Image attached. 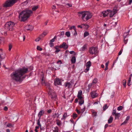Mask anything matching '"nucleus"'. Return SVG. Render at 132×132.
I'll list each match as a JSON object with an SVG mask.
<instances>
[{
	"label": "nucleus",
	"mask_w": 132,
	"mask_h": 132,
	"mask_svg": "<svg viewBox=\"0 0 132 132\" xmlns=\"http://www.w3.org/2000/svg\"><path fill=\"white\" fill-rule=\"evenodd\" d=\"M4 110L5 111H7L8 110V108L7 106H5L4 108Z\"/></svg>",
	"instance_id": "obj_59"
},
{
	"label": "nucleus",
	"mask_w": 132,
	"mask_h": 132,
	"mask_svg": "<svg viewBox=\"0 0 132 132\" xmlns=\"http://www.w3.org/2000/svg\"><path fill=\"white\" fill-rule=\"evenodd\" d=\"M33 28V26L30 25H27L25 27V29H27L28 30H32Z\"/></svg>",
	"instance_id": "obj_14"
},
{
	"label": "nucleus",
	"mask_w": 132,
	"mask_h": 132,
	"mask_svg": "<svg viewBox=\"0 0 132 132\" xmlns=\"http://www.w3.org/2000/svg\"><path fill=\"white\" fill-rule=\"evenodd\" d=\"M85 108H84L81 109V111H80L81 113H82L85 111Z\"/></svg>",
	"instance_id": "obj_52"
},
{
	"label": "nucleus",
	"mask_w": 132,
	"mask_h": 132,
	"mask_svg": "<svg viewBox=\"0 0 132 132\" xmlns=\"http://www.w3.org/2000/svg\"><path fill=\"white\" fill-rule=\"evenodd\" d=\"M70 53L71 54H73L74 55H75L76 54V53H75L73 51H71L70 52Z\"/></svg>",
	"instance_id": "obj_49"
},
{
	"label": "nucleus",
	"mask_w": 132,
	"mask_h": 132,
	"mask_svg": "<svg viewBox=\"0 0 132 132\" xmlns=\"http://www.w3.org/2000/svg\"><path fill=\"white\" fill-rule=\"evenodd\" d=\"M77 117V115L76 113L73 114V118L74 119H75Z\"/></svg>",
	"instance_id": "obj_45"
},
{
	"label": "nucleus",
	"mask_w": 132,
	"mask_h": 132,
	"mask_svg": "<svg viewBox=\"0 0 132 132\" xmlns=\"http://www.w3.org/2000/svg\"><path fill=\"white\" fill-rule=\"evenodd\" d=\"M126 80H123L122 81V84L124 87H126Z\"/></svg>",
	"instance_id": "obj_31"
},
{
	"label": "nucleus",
	"mask_w": 132,
	"mask_h": 132,
	"mask_svg": "<svg viewBox=\"0 0 132 132\" xmlns=\"http://www.w3.org/2000/svg\"><path fill=\"white\" fill-rule=\"evenodd\" d=\"M90 94L91 95L92 97L93 98L97 97V93L95 92H91Z\"/></svg>",
	"instance_id": "obj_18"
},
{
	"label": "nucleus",
	"mask_w": 132,
	"mask_h": 132,
	"mask_svg": "<svg viewBox=\"0 0 132 132\" xmlns=\"http://www.w3.org/2000/svg\"><path fill=\"white\" fill-rule=\"evenodd\" d=\"M127 122V120H125L123 122L121 123V125H125L126 124Z\"/></svg>",
	"instance_id": "obj_50"
},
{
	"label": "nucleus",
	"mask_w": 132,
	"mask_h": 132,
	"mask_svg": "<svg viewBox=\"0 0 132 132\" xmlns=\"http://www.w3.org/2000/svg\"><path fill=\"white\" fill-rule=\"evenodd\" d=\"M117 6H115L114 8V9L113 10L112 13L115 14L117 13L118 10H117Z\"/></svg>",
	"instance_id": "obj_21"
},
{
	"label": "nucleus",
	"mask_w": 132,
	"mask_h": 132,
	"mask_svg": "<svg viewBox=\"0 0 132 132\" xmlns=\"http://www.w3.org/2000/svg\"><path fill=\"white\" fill-rule=\"evenodd\" d=\"M91 65V63L90 61L87 62L86 65V69L84 70V72H87L89 71V67Z\"/></svg>",
	"instance_id": "obj_11"
},
{
	"label": "nucleus",
	"mask_w": 132,
	"mask_h": 132,
	"mask_svg": "<svg viewBox=\"0 0 132 132\" xmlns=\"http://www.w3.org/2000/svg\"><path fill=\"white\" fill-rule=\"evenodd\" d=\"M68 46L66 44V43L63 42L62 44L60 46V48H64L65 49H66L68 48Z\"/></svg>",
	"instance_id": "obj_15"
},
{
	"label": "nucleus",
	"mask_w": 132,
	"mask_h": 132,
	"mask_svg": "<svg viewBox=\"0 0 132 132\" xmlns=\"http://www.w3.org/2000/svg\"><path fill=\"white\" fill-rule=\"evenodd\" d=\"M45 36H44V35H43V34L40 35L39 37L41 38V39L42 38H43Z\"/></svg>",
	"instance_id": "obj_58"
},
{
	"label": "nucleus",
	"mask_w": 132,
	"mask_h": 132,
	"mask_svg": "<svg viewBox=\"0 0 132 132\" xmlns=\"http://www.w3.org/2000/svg\"><path fill=\"white\" fill-rule=\"evenodd\" d=\"M109 63V61H108L105 64V67H108Z\"/></svg>",
	"instance_id": "obj_63"
},
{
	"label": "nucleus",
	"mask_w": 132,
	"mask_h": 132,
	"mask_svg": "<svg viewBox=\"0 0 132 132\" xmlns=\"http://www.w3.org/2000/svg\"><path fill=\"white\" fill-rule=\"evenodd\" d=\"M15 24L14 22L10 21L7 22L5 24V28L7 30L12 31L13 29Z\"/></svg>",
	"instance_id": "obj_4"
},
{
	"label": "nucleus",
	"mask_w": 132,
	"mask_h": 132,
	"mask_svg": "<svg viewBox=\"0 0 132 132\" xmlns=\"http://www.w3.org/2000/svg\"><path fill=\"white\" fill-rule=\"evenodd\" d=\"M41 77L42 78V85L44 86H47L48 88L50 90L51 89L50 88V85L45 81V80L44 78L43 74L41 75Z\"/></svg>",
	"instance_id": "obj_9"
},
{
	"label": "nucleus",
	"mask_w": 132,
	"mask_h": 132,
	"mask_svg": "<svg viewBox=\"0 0 132 132\" xmlns=\"http://www.w3.org/2000/svg\"><path fill=\"white\" fill-rule=\"evenodd\" d=\"M53 132H58V128L56 127L54 128V129L53 130Z\"/></svg>",
	"instance_id": "obj_39"
},
{
	"label": "nucleus",
	"mask_w": 132,
	"mask_h": 132,
	"mask_svg": "<svg viewBox=\"0 0 132 132\" xmlns=\"http://www.w3.org/2000/svg\"><path fill=\"white\" fill-rule=\"evenodd\" d=\"M40 119L39 118V119L37 121V125L40 127V128H41V125L40 122Z\"/></svg>",
	"instance_id": "obj_30"
},
{
	"label": "nucleus",
	"mask_w": 132,
	"mask_h": 132,
	"mask_svg": "<svg viewBox=\"0 0 132 132\" xmlns=\"http://www.w3.org/2000/svg\"><path fill=\"white\" fill-rule=\"evenodd\" d=\"M109 11L110 12H111V13L109 15L110 17H112L114 14H114V13H112V11L111 10H109Z\"/></svg>",
	"instance_id": "obj_37"
},
{
	"label": "nucleus",
	"mask_w": 132,
	"mask_h": 132,
	"mask_svg": "<svg viewBox=\"0 0 132 132\" xmlns=\"http://www.w3.org/2000/svg\"><path fill=\"white\" fill-rule=\"evenodd\" d=\"M74 31H75V32L74 33L73 35L75 36H77V31H76V29L75 30H74Z\"/></svg>",
	"instance_id": "obj_56"
},
{
	"label": "nucleus",
	"mask_w": 132,
	"mask_h": 132,
	"mask_svg": "<svg viewBox=\"0 0 132 132\" xmlns=\"http://www.w3.org/2000/svg\"><path fill=\"white\" fill-rule=\"evenodd\" d=\"M113 119V117L111 116L108 120V122L109 123H110L112 122Z\"/></svg>",
	"instance_id": "obj_25"
},
{
	"label": "nucleus",
	"mask_w": 132,
	"mask_h": 132,
	"mask_svg": "<svg viewBox=\"0 0 132 132\" xmlns=\"http://www.w3.org/2000/svg\"><path fill=\"white\" fill-rule=\"evenodd\" d=\"M123 108V107L121 106H120L118 107L117 108V110L118 111H120Z\"/></svg>",
	"instance_id": "obj_46"
},
{
	"label": "nucleus",
	"mask_w": 132,
	"mask_h": 132,
	"mask_svg": "<svg viewBox=\"0 0 132 132\" xmlns=\"http://www.w3.org/2000/svg\"><path fill=\"white\" fill-rule=\"evenodd\" d=\"M122 49H121V50H120V52H119V53H118L119 55H120L122 53Z\"/></svg>",
	"instance_id": "obj_57"
},
{
	"label": "nucleus",
	"mask_w": 132,
	"mask_h": 132,
	"mask_svg": "<svg viewBox=\"0 0 132 132\" xmlns=\"http://www.w3.org/2000/svg\"><path fill=\"white\" fill-rule=\"evenodd\" d=\"M112 114L113 116H115V119H118L121 115V114L120 113H116V110H113V112H112Z\"/></svg>",
	"instance_id": "obj_10"
},
{
	"label": "nucleus",
	"mask_w": 132,
	"mask_h": 132,
	"mask_svg": "<svg viewBox=\"0 0 132 132\" xmlns=\"http://www.w3.org/2000/svg\"><path fill=\"white\" fill-rule=\"evenodd\" d=\"M56 36H55L54 38L53 39H52L51 40H50V42L53 43L55 41V39L56 38Z\"/></svg>",
	"instance_id": "obj_47"
},
{
	"label": "nucleus",
	"mask_w": 132,
	"mask_h": 132,
	"mask_svg": "<svg viewBox=\"0 0 132 132\" xmlns=\"http://www.w3.org/2000/svg\"><path fill=\"white\" fill-rule=\"evenodd\" d=\"M132 2V0H129V2L128 3V4L129 5H130L131 3Z\"/></svg>",
	"instance_id": "obj_64"
},
{
	"label": "nucleus",
	"mask_w": 132,
	"mask_h": 132,
	"mask_svg": "<svg viewBox=\"0 0 132 132\" xmlns=\"http://www.w3.org/2000/svg\"><path fill=\"white\" fill-rule=\"evenodd\" d=\"M92 83H91V84H89L88 85V87L89 88H90L91 87V86H92Z\"/></svg>",
	"instance_id": "obj_60"
},
{
	"label": "nucleus",
	"mask_w": 132,
	"mask_h": 132,
	"mask_svg": "<svg viewBox=\"0 0 132 132\" xmlns=\"http://www.w3.org/2000/svg\"><path fill=\"white\" fill-rule=\"evenodd\" d=\"M7 127H10V126H12V124H10V123H9V124H8L7 125Z\"/></svg>",
	"instance_id": "obj_62"
},
{
	"label": "nucleus",
	"mask_w": 132,
	"mask_h": 132,
	"mask_svg": "<svg viewBox=\"0 0 132 132\" xmlns=\"http://www.w3.org/2000/svg\"><path fill=\"white\" fill-rule=\"evenodd\" d=\"M37 50H38L41 51L42 50V48H41L39 46H37Z\"/></svg>",
	"instance_id": "obj_44"
},
{
	"label": "nucleus",
	"mask_w": 132,
	"mask_h": 132,
	"mask_svg": "<svg viewBox=\"0 0 132 132\" xmlns=\"http://www.w3.org/2000/svg\"><path fill=\"white\" fill-rule=\"evenodd\" d=\"M103 15L104 17H105L108 16L109 14V12L108 11L103 12H102Z\"/></svg>",
	"instance_id": "obj_19"
},
{
	"label": "nucleus",
	"mask_w": 132,
	"mask_h": 132,
	"mask_svg": "<svg viewBox=\"0 0 132 132\" xmlns=\"http://www.w3.org/2000/svg\"><path fill=\"white\" fill-rule=\"evenodd\" d=\"M19 0H9L6 1L3 4L5 7H9L12 6L15 3Z\"/></svg>",
	"instance_id": "obj_7"
},
{
	"label": "nucleus",
	"mask_w": 132,
	"mask_h": 132,
	"mask_svg": "<svg viewBox=\"0 0 132 132\" xmlns=\"http://www.w3.org/2000/svg\"><path fill=\"white\" fill-rule=\"evenodd\" d=\"M87 45L86 44H85L81 48V50L82 51L85 50L87 48Z\"/></svg>",
	"instance_id": "obj_26"
},
{
	"label": "nucleus",
	"mask_w": 132,
	"mask_h": 132,
	"mask_svg": "<svg viewBox=\"0 0 132 132\" xmlns=\"http://www.w3.org/2000/svg\"><path fill=\"white\" fill-rule=\"evenodd\" d=\"M59 114L58 113H54L52 116V117L53 118H59Z\"/></svg>",
	"instance_id": "obj_20"
},
{
	"label": "nucleus",
	"mask_w": 132,
	"mask_h": 132,
	"mask_svg": "<svg viewBox=\"0 0 132 132\" xmlns=\"http://www.w3.org/2000/svg\"><path fill=\"white\" fill-rule=\"evenodd\" d=\"M82 94V91L81 90H80L79 91L77 95V97L79 99H81V98H82V97L81 96Z\"/></svg>",
	"instance_id": "obj_17"
},
{
	"label": "nucleus",
	"mask_w": 132,
	"mask_h": 132,
	"mask_svg": "<svg viewBox=\"0 0 132 132\" xmlns=\"http://www.w3.org/2000/svg\"><path fill=\"white\" fill-rule=\"evenodd\" d=\"M128 35V33L126 32L124 33L123 34V38H127Z\"/></svg>",
	"instance_id": "obj_42"
},
{
	"label": "nucleus",
	"mask_w": 132,
	"mask_h": 132,
	"mask_svg": "<svg viewBox=\"0 0 132 132\" xmlns=\"http://www.w3.org/2000/svg\"><path fill=\"white\" fill-rule=\"evenodd\" d=\"M19 0H9L6 1L3 4L5 7H9L12 6L15 3Z\"/></svg>",
	"instance_id": "obj_5"
},
{
	"label": "nucleus",
	"mask_w": 132,
	"mask_h": 132,
	"mask_svg": "<svg viewBox=\"0 0 132 132\" xmlns=\"http://www.w3.org/2000/svg\"><path fill=\"white\" fill-rule=\"evenodd\" d=\"M71 61L72 63H75L76 61V58L75 56H73L71 60Z\"/></svg>",
	"instance_id": "obj_23"
},
{
	"label": "nucleus",
	"mask_w": 132,
	"mask_h": 132,
	"mask_svg": "<svg viewBox=\"0 0 132 132\" xmlns=\"http://www.w3.org/2000/svg\"><path fill=\"white\" fill-rule=\"evenodd\" d=\"M89 34L88 32L86 31L84 33V37H86L89 35Z\"/></svg>",
	"instance_id": "obj_36"
},
{
	"label": "nucleus",
	"mask_w": 132,
	"mask_h": 132,
	"mask_svg": "<svg viewBox=\"0 0 132 132\" xmlns=\"http://www.w3.org/2000/svg\"><path fill=\"white\" fill-rule=\"evenodd\" d=\"M76 111L77 112V113L78 114H80V113H81V111H79V110H78L77 109H76Z\"/></svg>",
	"instance_id": "obj_54"
},
{
	"label": "nucleus",
	"mask_w": 132,
	"mask_h": 132,
	"mask_svg": "<svg viewBox=\"0 0 132 132\" xmlns=\"http://www.w3.org/2000/svg\"><path fill=\"white\" fill-rule=\"evenodd\" d=\"M55 48L56 50L55 51V52H58L60 51V50L58 49L56 47Z\"/></svg>",
	"instance_id": "obj_55"
},
{
	"label": "nucleus",
	"mask_w": 132,
	"mask_h": 132,
	"mask_svg": "<svg viewBox=\"0 0 132 132\" xmlns=\"http://www.w3.org/2000/svg\"><path fill=\"white\" fill-rule=\"evenodd\" d=\"M19 0H9L6 1L3 4L5 7H9L12 6L15 3Z\"/></svg>",
	"instance_id": "obj_6"
},
{
	"label": "nucleus",
	"mask_w": 132,
	"mask_h": 132,
	"mask_svg": "<svg viewBox=\"0 0 132 132\" xmlns=\"http://www.w3.org/2000/svg\"><path fill=\"white\" fill-rule=\"evenodd\" d=\"M50 45L51 47H52L54 45L53 43L50 42Z\"/></svg>",
	"instance_id": "obj_51"
},
{
	"label": "nucleus",
	"mask_w": 132,
	"mask_h": 132,
	"mask_svg": "<svg viewBox=\"0 0 132 132\" xmlns=\"http://www.w3.org/2000/svg\"><path fill=\"white\" fill-rule=\"evenodd\" d=\"M78 15L81 16V19L84 21H86L91 18L92 15L89 11H84L78 12Z\"/></svg>",
	"instance_id": "obj_3"
},
{
	"label": "nucleus",
	"mask_w": 132,
	"mask_h": 132,
	"mask_svg": "<svg viewBox=\"0 0 132 132\" xmlns=\"http://www.w3.org/2000/svg\"><path fill=\"white\" fill-rule=\"evenodd\" d=\"M128 40V39L127 38H124V43L125 44L127 43Z\"/></svg>",
	"instance_id": "obj_34"
},
{
	"label": "nucleus",
	"mask_w": 132,
	"mask_h": 132,
	"mask_svg": "<svg viewBox=\"0 0 132 132\" xmlns=\"http://www.w3.org/2000/svg\"><path fill=\"white\" fill-rule=\"evenodd\" d=\"M41 39V38L39 37L35 40L36 42H38Z\"/></svg>",
	"instance_id": "obj_48"
},
{
	"label": "nucleus",
	"mask_w": 132,
	"mask_h": 132,
	"mask_svg": "<svg viewBox=\"0 0 132 132\" xmlns=\"http://www.w3.org/2000/svg\"><path fill=\"white\" fill-rule=\"evenodd\" d=\"M9 50L10 51L12 48V45L11 44H10L9 46Z\"/></svg>",
	"instance_id": "obj_43"
},
{
	"label": "nucleus",
	"mask_w": 132,
	"mask_h": 132,
	"mask_svg": "<svg viewBox=\"0 0 132 132\" xmlns=\"http://www.w3.org/2000/svg\"><path fill=\"white\" fill-rule=\"evenodd\" d=\"M52 110L51 109H49L47 111V112L48 113H50L51 112Z\"/></svg>",
	"instance_id": "obj_61"
},
{
	"label": "nucleus",
	"mask_w": 132,
	"mask_h": 132,
	"mask_svg": "<svg viewBox=\"0 0 132 132\" xmlns=\"http://www.w3.org/2000/svg\"><path fill=\"white\" fill-rule=\"evenodd\" d=\"M51 95L52 96L51 98L55 100L56 98V94L55 93H53L51 94Z\"/></svg>",
	"instance_id": "obj_24"
},
{
	"label": "nucleus",
	"mask_w": 132,
	"mask_h": 132,
	"mask_svg": "<svg viewBox=\"0 0 132 132\" xmlns=\"http://www.w3.org/2000/svg\"><path fill=\"white\" fill-rule=\"evenodd\" d=\"M28 72V68L23 67L13 72L11 74V76L13 80L17 81H20L22 80L23 75Z\"/></svg>",
	"instance_id": "obj_1"
},
{
	"label": "nucleus",
	"mask_w": 132,
	"mask_h": 132,
	"mask_svg": "<svg viewBox=\"0 0 132 132\" xmlns=\"http://www.w3.org/2000/svg\"><path fill=\"white\" fill-rule=\"evenodd\" d=\"M64 32L63 31L62 32H61L60 35V36H63L64 35Z\"/></svg>",
	"instance_id": "obj_53"
},
{
	"label": "nucleus",
	"mask_w": 132,
	"mask_h": 132,
	"mask_svg": "<svg viewBox=\"0 0 132 132\" xmlns=\"http://www.w3.org/2000/svg\"><path fill=\"white\" fill-rule=\"evenodd\" d=\"M108 107L107 106V104L105 105L103 107V110L105 111L108 108Z\"/></svg>",
	"instance_id": "obj_35"
},
{
	"label": "nucleus",
	"mask_w": 132,
	"mask_h": 132,
	"mask_svg": "<svg viewBox=\"0 0 132 132\" xmlns=\"http://www.w3.org/2000/svg\"><path fill=\"white\" fill-rule=\"evenodd\" d=\"M32 14V12L30 10H26L21 12L19 13V18L21 21L26 20Z\"/></svg>",
	"instance_id": "obj_2"
},
{
	"label": "nucleus",
	"mask_w": 132,
	"mask_h": 132,
	"mask_svg": "<svg viewBox=\"0 0 132 132\" xmlns=\"http://www.w3.org/2000/svg\"><path fill=\"white\" fill-rule=\"evenodd\" d=\"M97 79L96 78H95L93 80V82H92V84H96L97 83Z\"/></svg>",
	"instance_id": "obj_33"
},
{
	"label": "nucleus",
	"mask_w": 132,
	"mask_h": 132,
	"mask_svg": "<svg viewBox=\"0 0 132 132\" xmlns=\"http://www.w3.org/2000/svg\"><path fill=\"white\" fill-rule=\"evenodd\" d=\"M89 51L90 53L92 55L96 54L98 52L97 48L96 47H92L89 48Z\"/></svg>",
	"instance_id": "obj_8"
},
{
	"label": "nucleus",
	"mask_w": 132,
	"mask_h": 132,
	"mask_svg": "<svg viewBox=\"0 0 132 132\" xmlns=\"http://www.w3.org/2000/svg\"><path fill=\"white\" fill-rule=\"evenodd\" d=\"M45 111L43 110H42L40 111L38 113V116L39 118L40 119L41 117L42 116H43L44 114Z\"/></svg>",
	"instance_id": "obj_16"
},
{
	"label": "nucleus",
	"mask_w": 132,
	"mask_h": 132,
	"mask_svg": "<svg viewBox=\"0 0 132 132\" xmlns=\"http://www.w3.org/2000/svg\"><path fill=\"white\" fill-rule=\"evenodd\" d=\"M71 30L72 29H73L74 30H76V28L75 27V26H72L71 27L69 28Z\"/></svg>",
	"instance_id": "obj_40"
},
{
	"label": "nucleus",
	"mask_w": 132,
	"mask_h": 132,
	"mask_svg": "<svg viewBox=\"0 0 132 132\" xmlns=\"http://www.w3.org/2000/svg\"><path fill=\"white\" fill-rule=\"evenodd\" d=\"M65 35L68 37H69L70 36V34L69 31L65 33Z\"/></svg>",
	"instance_id": "obj_41"
},
{
	"label": "nucleus",
	"mask_w": 132,
	"mask_h": 132,
	"mask_svg": "<svg viewBox=\"0 0 132 132\" xmlns=\"http://www.w3.org/2000/svg\"><path fill=\"white\" fill-rule=\"evenodd\" d=\"M67 113H64L63 115V118H62L61 119L62 120L64 119L65 120L66 118L67 117Z\"/></svg>",
	"instance_id": "obj_29"
},
{
	"label": "nucleus",
	"mask_w": 132,
	"mask_h": 132,
	"mask_svg": "<svg viewBox=\"0 0 132 132\" xmlns=\"http://www.w3.org/2000/svg\"><path fill=\"white\" fill-rule=\"evenodd\" d=\"M91 112L92 113L93 116L94 117H96L97 115V112L93 110H91Z\"/></svg>",
	"instance_id": "obj_22"
},
{
	"label": "nucleus",
	"mask_w": 132,
	"mask_h": 132,
	"mask_svg": "<svg viewBox=\"0 0 132 132\" xmlns=\"http://www.w3.org/2000/svg\"><path fill=\"white\" fill-rule=\"evenodd\" d=\"M38 8V6H34L32 7V10L33 11H36Z\"/></svg>",
	"instance_id": "obj_32"
},
{
	"label": "nucleus",
	"mask_w": 132,
	"mask_h": 132,
	"mask_svg": "<svg viewBox=\"0 0 132 132\" xmlns=\"http://www.w3.org/2000/svg\"><path fill=\"white\" fill-rule=\"evenodd\" d=\"M54 84L55 86L57 85H61V82L60 79L59 78H56L54 80Z\"/></svg>",
	"instance_id": "obj_13"
},
{
	"label": "nucleus",
	"mask_w": 132,
	"mask_h": 132,
	"mask_svg": "<svg viewBox=\"0 0 132 132\" xmlns=\"http://www.w3.org/2000/svg\"><path fill=\"white\" fill-rule=\"evenodd\" d=\"M56 124L58 126H60L61 124V121L58 119H57L56 120Z\"/></svg>",
	"instance_id": "obj_27"
},
{
	"label": "nucleus",
	"mask_w": 132,
	"mask_h": 132,
	"mask_svg": "<svg viewBox=\"0 0 132 132\" xmlns=\"http://www.w3.org/2000/svg\"><path fill=\"white\" fill-rule=\"evenodd\" d=\"M72 84H73L71 81L70 82H65L64 84L65 87L69 89L71 87Z\"/></svg>",
	"instance_id": "obj_12"
},
{
	"label": "nucleus",
	"mask_w": 132,
	"mask_h": 132,
	"mask_svg": "<svg viewBox=\"0 0 132 132\" xmlns=\"http://www.w3.org/2000/svg\"><path fill=\"white\" fill-rule=\"evenodd\" d=\"M82 98H81V99H79L80 101L79 102V104L80 105L84 103V100H83L82 99Z\"/></svg>",
	"instance_id": "obj_28"
},
{
	"label": "nucleus",
	"mask_w": 132,
	"mask_h": 132,
	"mask_svg": "<svg viewBox=\"0 0 132 132\" xmlns=\"http://www.w3.org/2000/svg\"><path fill=\"white\" fill-rule=\"evenodd\" d=\"M131 81V79L130 78H129L128 81L127 82V84L128 86H130L131 85L130 81Z\"/></svg>",
	"instance_id": "obj_38"
}]
</instances>
